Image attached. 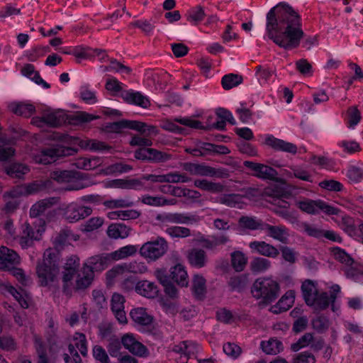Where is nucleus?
<instances>
[{
	"instance_id": "nucleus-16",
	"label": "nucleus",
	"mask_w": 363,
	"mask_h": 363,
	"mask_svg": "<svg viewBox=\"0 0 363 363\" xmlns=\"http://www.w3.org/2000/svg\"><path fill=\"white\" fill-rule=\"evenodd\" d=\"M111 259L107 254L95 255L89 257L84 264V268H89L94 275L95 272H101L106 269L111 262Z\"/></svg>"
},
{
	"instance_id": "nucleus-40",
	"label": "nucleus",
	"mask_w": 363,
	"mask_h": 363,
	"mask_svg": "<svg viewBox=\"0 0 363 363\" xmlns=\"http://www.w3.org/2000/svg\"><path fill=\"white\" fill-rule=\"evenodd\" d=\"M331 252L334 259L341 263L344 266V268L354 264V260L350 255L340 247H335L331 248Z\"/></svg>"
},
{
	"instance_id": "nucleus-42",
	"label": "nucleus",
	"mask_w": 363,
	"mask_h": 363,
	"mask_svg": "<svg viewBox=\"0 0 363 363\" xmlns=\"http://www.w3.org/2000/svg\"><path fill=\"white\" fill-rule=\"evenodd\" d=\"M173 213L174 223L176 224L194 225L201 220V218L195 214L178 212Z\"/></svg>"
},
{
	"instance_id": "nucleus-56",
	"label": "nucleus",
	"mask_w": 363,
	"mask_h": 363,
	"mask_svg": "<svg viewBox=\"0 0 363 363\" xmlns=\"http://www.w3.org/2000/svg\"><path fill=\"white\" fill-rule=\"evenodd\" d=\"M74 178L73 172L71 171L62 170V171H54L50 173V178L49 179L51 182L54 180L57 183H67L69 182Z\"/></svg>"
},
{
	"instance_id": "nucleus-38",
	"label": "nucleus",
	"mask_w": 363,
	"mask_h": 363,
	"mask_svg": "<svg viewBox=\"0 0 363 363\" xmlns=\"http://www.w3.org/2000/svg\"><path fill=\"white\" fill-rule=\"evenodd\" d=\"M101 164V160L99 157H79L75 159L73 162V165H74L77 168L84 169V170H91L96 168Z\"/></svg>"
},
{
	"instance_id": "nucleus-57",
	"label": "nucleus",
	"mask_w": 363,
	"mask_h": 363,
	"mask_svg": "<svg viewBox=\"0 0 363 363\" xmlns=\"http://www.w3.org/2000/svg\"><path fill=\"white\" fill-rule=\"evenodd\" d=\"M149 162L153 163H162L172 159V155L157 150L154 148H150Z\"/></svg>"
},
{
	"instance_id": "nucleus-27",
	"label": "nucleus",
	"mask_w": 363,
	"mask_h": 363,
	"mask_svg": "<svg viewBox=\"0 0 363 363\" xmlns=\"http://www.w3.org/2000/svg\"><path fill=\"white\" fill-rule=\"evenodd\" d=\"M115 270L133 274H144L147 272V267L144 262L134 260L117 266Z\"/></svg>"
},
{
	"instance_id": "nucleus-47",
	"label": "nucleus",
	"mask_w": 363,
	"mask_h": 363,
	"mask_svg": "<svg viewBox=\"0 0 363 363\" xmlns=\"http://www.w3.org/2000/svg\"><path fill=\"white\" fill-rule=\"evenodd\" d=\"M242 77L237 74H228L222 77L221 84L225 90H229L242 82Z\"/></svg>"
},
{
	"instance_id": "nucleus-4",
	"label": "nucleus",
	"mask_w": 363,
	"mask_h": 363,
	"mask_svg": "<svg viewBox=\"0 0 363 363\" xmlns=\"http://www.w3.org/2000/svg\"><path fill=\"white\" fill-rule=\"evenodd\" d=\"M167 240L162 237L145 242L140 248L139 253L148 262H155L163 257L168 251Z\"/></svg>"
},
{
	"instance_id": "nucleus-32",
	"label": "nucleus",
	"mask_w": 363,
	"mask_h": 363,
	"mask_svg": "<svg viewBox=\"0 0 363 363\" xmlns=\"http://www.w3.org/2000/svg\"><path fill=\"white\" fill-rule=\"evenodd\" d=\"M79 236L74 235L69 230H63L60 231L54 238V245L57 248H62L67 245L71 244L72 241H76Z\"/></svg>"
},
{
	"instance_id": "nucleus-18",
	"label": "nucleus",
	"mask_w": 363,
	"mask_h": 363,
	"mask_svg": "<svg viewBox=\"0 0 363 363\" xmlns=\"http://www.w3.org/2000/svg\"><path fill=\"white\" fill-rule=\"evenodd\" d=\"M183 169L192 175L203 177L217 176V171L215 168L203 164L185 162L183 164Z\"/></svg>"
},
{
	"instance_id": "nucleus-8",
	"label": "nucleus",
	"mask_w": 363,
	"mask_h": 363,
	"mask_svg": "<svg viewBox=\"0 0 363 363\" xmlns=\"http://www.w3.org/2000/svg\"><path fill=\"white\" fill-rule=\"evenodd\" d=\"M244 166L253 172L252 175L262 180H270L284 183L278 178V172L274 168L264 164L245 161Z\"/></svg>"
},
{
	"instance_id": "nucleus-34",
	"label": "nucleus",
	"mask_w": 363,
	"mask_h": 363,
	"mask_svg": "<svg viewBox=\"0 0 363 363\" xmlns=\"http://www.w3.org/2000/svg\"><path fill=\"white\" fill-rule=\"evenodd\" d=\"M52 182L50 179L45 181H35L31 183L23 184L26 195H32L38 194L40 191L49 189Z\"/></svg>"
},
{
	"instance_id": "nucleus-31",
	"label": "nucleus",
	"mask_w": 363,
	"mask_h": 363,
	"mask_svg": "<svg viewBox=\"0 0 363 363\" xmlns=\"http://www.w3.org/2000/svg\"><path fill=\"white\" fill-rule=\"evenodd\" d=\"M130 231V228L123 223H112L107 229V235L113 239L125 238Z\"/></svg>"
},
{
	"instance_id": "nucleus-9",
	"label": "nucleus",
	"mask_w": 363,
	"mask_h": 363,
	"mask_svg": "<svg viewBox=\"0 0 363 363\" xmlns=\"http://www.w3.org/2000/svg\"><path fill=\"white\" fill-rule=\"evenodd\" d=\"M21 229L19 244L23 249L31 247L34 241L39 240L43 233L40 228L33 226L28 223L22 224Z\"/></svg>"
},
{
	"instance_id": "nucleus-15",
	"label": "nucleus",
	"mask_w": 363,
	"mask_h": 363,
	"mask_svg": "<svg viewBox=\"0 0 363 363\" xmlns=\"http://www.w3.org/2000/svg\"><path fill=\"white\" fill-rule=\"evenodd\" d=\"M265 144L276 151H281L295 155L297 147L295 144L275 138L272 135H267Z\"/></svg>"
},
{
	"instance_id": "nucleus-30",
	"label": "nucleus",
	"mask_w": 363,
	"mask_h": 363,
	"mask_svg": "<svg viewBox=\"0 0 363 363\" xmlns=\"http://www.w3.org/2000/svg\"><path fill=\"white\" fill-rule=\"evenodd\" d=\"M194 185L201 190L213 194L221 193L225 189V186L221 183L213 182L207 179H196Z\"/></svg>"
},
{
	"instance_id": "nucleus-12",
	"label": "nucleus",
	"mask_w": 363,
	"mask_h": 363,
	"mask_svg": "<svg viewBox=\"0 0 363 363\" xmlns=\"http://www.w3.org/2000/svg\"><path fill=\"white\" fill-rule=\"evenodd\" d=\"M145 123L138 121L121 120L107 124L106 125V130L108 132L116 133H120L125 128H129L139 132H145Z\"/></svg>"
},
{
	"instance_id": "nucleus-28",
	"label": "nucleus",
	"mask_w": 363,
	"mask_h": 363,
	"mask_svg": "<svg viewBox=\"0 0 363 363\" xmlns=\"http://www.w3.org/2000/svg\"><path fill=\"white\" fill-rule=\"evenodd\" d=\"M295 299L294 292L288 291L277 302L276 305L272 307V311L274 313H279L288 311L294 304Z\"/></svg>"
},
{
	"instance_id": "nucleus-10",
	"label": "nucleus",
	"mask_w": 363,
	"mask_h": 363,
	"mask_svg": "<svg viewBox=\"0 0 363 363\" xmlns=\"http://www.w3.org/2000/svg\"><path fill=\"white\" fill-rule=\"evenodd\" d=\"M92 211L89 206L71 203L64 209L63 216L69 223H75L90 216Z\"/></svg>"
},
{
	"instance_id": "nucleus-50",
	"label": "nucleus",
	"mask_w": 363,
	"mask_h": 363,
	"mask_svg": "<svg viewBox=\"0 0 363 363\" xmlns=\"http://www.w3.org/2000/svg\"><path fill=\"white\" fill-rule=\"evenodd\" d=\"M165 232L172 238H185L191 235L189 228L178 225L170 226Z\"/></svg>"
},
{
	"instance_id": "nucleus-21",
	"label": "nucleus",
	"mask_w": 363,
	"mask_h": 363,
	"mask_svg": "<svg viewBox=\"0 0 363 363\" xmlns=\"http://www.w3.org/2000/svg\"><path fill=\"white\" fill-rule=\"evenodd\" d=\"M59 201L57 197H50L38 201L33 204L30 209V216L36 218L43 214L48 209L50 208Z\"/></svg>"
},
{
	"instance_id": "nucleus-53",
	"label": "nucleus",
	"mask_w": 363,
	"mask_h": 363,
	"mask_svg": "<svg viewBox=\"0 0 363 363\" xmlns=\"http://www.w3.org/2000/svg\"><path fill=\"white\" fill-rule=\"evenodd\" d=\"M231 264L236 272H242L247 264V258L242 252H234L231 254Z\"/></svg>"
},
{
	"instance_id": "nucleus-59",
	"label": "nucleus",
	"mask_w": 363,
	"mask_h": 363,
	"mask_svg": "<svg viewBox=\"0 0 363 363\" xmlns=\"http://www.w3.org/2000/svg\"><path fill=\"white\" fill-rule=\"evenodd\" d=\"M73 344L79 350L82 355L84 357L86 356L88 349L85 335L81 333H76L73 337Z\"/></svg>"
},
{
	"instance_id": "nucleus-44",
	"label": "nucleus",
	"mask_w": 363,
	"mask_h": 363,
	"mask_svg": "<svg viewBox=\"0 0 363 363\" xmlns=\"http://www.w3.org/2000/svg\"><path fill=\"white\" fill-rule=\"evenodd\" d=\"M42 121L52 127H57L65 122L64 114L60 111L45 113Z\"/></svg>"
},
{
	"instance_id": "nucleus-24",
	"label": "nucleus",
	"mask_w": 363,
	"mask_h": 363,
	"mask_svg": "<svg viewBox=\"0 0 363 363\" xmlns=\"http://www.w3.org/2000/svg\"><path fill=\"white\" fill-rule=\"evenodd\" d=\"M111 187L123 189L142 190L145 188L144 183L139 179H116L111 182Z\"/></svg>"
},
{
	"instance_id": "nucleus-19",
	"label": "nucleus",
	"mask_w": 363,
	"mask_h": 363,
	"mask_svg": "<svg viewBox=\"0 0 363 363\" xmlns=\"http://www.w3.org/2000/svg\"><path fill=\"white\" fill-rule=\"evenodd\" d=\"M130 316L137 325L142 327L150 326L154 320L153 316L143 307L132 309L130 312Z\"/></svg>"
},
{
	"instance_id": "nucleus-36",
	"label": "nucleus",
	"mask_w": 363,
	"mask_h": 363,
	"mask_svg": "<svg viewBox=\"0 0 363 363\" xmlns=\"http://www.w3.org/2000/svg\"><path fill=\"white\" fill-rule=\"evenodd\" d=\"M238 223L240 227L251 230H263L265 224L262 220L250 216H241L238 220Z\"/></svg>"
},
{
	"instance_id": "nucleus-26",
	"label": "nucleus",
	"mask_w": 363,
	"mask_h": 363,
	"mask_svg": "<svg viewBox=\"0 0 363 363\" xmlns=\"http://www.w3.org/2000/svg\"><path fill=\"white\" fill-rule=\"evenodd\" d=\"M245 196L238 194H223L217 199V201L230 208H242Z\"/></svg>"
},
{
	"instance_id": "nucleus-63",
	"label": "nucleus",
	"mask_w": 363,
	"mask_h": 363,
	"mask_svg": "<svg viewBox=\"0 0 363 363\" xmlns=\"http://www.w3.org/2000/svg\"><path fill=\"white\" fill-rule=\"evenodd\" d=\"M345 274L347 278L357 280L363 273L362 267L354 262V264L344 268Z\"/></svg>"
},
{
	"instance_id": "nucleus-41",
	"label": "nucleus",
	"mask_w": 363,
	"mask_h": 363,
	"mask_svg": "<svg viewBox=\"0 0 363 363\" xmlns=\"http://www.w3.org/2000/svg\"><path fill=\"white\" fill-rule=\"evenodd\" d=\"M136 247L135 245H129L122 247L111 253H108V255L111 261H117L133 256L136 253Z\"/></svg>"
},
{
	"instance_id": "nucleus-37",
	"label": "nucleus",
	"mask_w": 363,
	"mask_h": 363,
	"mask_svg": "<svg viewBox=\"0 0 363 363\" xmlns=\"http://www.w3.org/2000/svg\"><path fill=\"white\" fill-rule=\"evenodd\" d=\"M266 194L272 199L269 202L274 206V208H272L273 212L274 211H279V209L290 208V203L284 199L285 198H287L286 194L280 192L269 194L268 191H266Z\"/></svg>"
},
{
	"instance_id": "nucleus-33",
	"label": "nucleus",
	"mask_w": 363,
	"mask_h": 363,
	"mask_svg": "<svg viewBox=\"0 0 363 363\" xmlns=\"http://www.w3.org/2000/svg\"><path fill=\"white\" fill-rule=\"evenodd\" d=\"M94 274L89 268L82 267L81 272L78 273L76 280L75 288L77 290L84 289L87 288L94 279Z\"/></svg>"
},
{
	"instance_id": "nucleus-64",
	"label": "nucleus",
	"mask_w": 363,
	"mask_h": 363,
	"mask_svg": "<svg viewBox=\"0 0 363 363\" xmlns=\"http://www.w3.org/2000/svg\"><path fill=\"white\" fill-rule=\"evenodd\" d=\"M84 143V147L92 151H108L111 149V147L104 142L96 140H87Z\"/></svg>"
},
{
	"instance_id": "nucleus-23",
	"label": "nucleus",
	"mask_w": 363,
	"mask_h": 363,
	"mask_svg": "<svg viewBox=\"0 0 363 363\" xmlns=\"http://www.w3.org/2000/svg\"><path fill=\"white\" fill-rule=\"evenodd\" d=\"M171 279L179 286L186 287L189 284V277L186 268L181 264L172 267L169 269Z\"/></svg>"
},
{
	"instance_id": "nucleus-14",
	"label": "nucleus",
	"mask_w": 363,
	"mask_h": 363,
	"mask_svg": "<svg viewBox=\"0 0 363 363\" xmlns=\"http://www.w3.org/2000/svg\"><path fill=\"white\" fill-rule=\"evenodd\" d=\"M249 247L252 252L267 257L276 258L279 255V251L275 246L264 241L255 240L250 242Z\"/></svg>"
},
{
	"instance_id": "nucleus-2",
	"label": "nucleus",
	"mask_w": 363,
	"mask_h": 363,
	"mask_svg": "<svg viewBox=\"0 0 363 363\" xmlns=\"http://www.w3.org/2000/svg\"><path fill=\"white\" fill-rule=\"evenodd\" d=\"M301 291L306 303L315 310H324L330 302L334 303L335 295L328 296L327 292L319 293L315 284L311 280H306L301 285Z\"/></svg>"
},
{
	"instance_id": "nucleus-48",
	"label": "nucleus",
	"mask_w": 363,
	"mask_h": 363,
	"mask_svg": "<svg viewBox=\"0 0 363 363\" xmlns=\"http://www.w3.org/2000/svg\"><path fill=\"white\" fill-rule=\"evenodd\" d=\"M11 108L15 114L26 118L31 116L35 111V108L33 104L25 103L15 104L12 105Z\"/></svg>"
},
{
	"instance_id": "nucleus-3",
	"label": "nucleus",
	"mask_w": 363,
	"mask_h": 363,
	"mask_svg": "<svg viewBox=\"0 0 363 363\" xmlns=\"http://www.w3.org/2000/svg\"><path fill=\"white\" fill-rule=\"evenodd\" d=\"M251 292L256 299L270 303L280 294V286L277 281L271 277H260L254 282Z\"/></svg>"
},
{
	"instance_id": "nucleus-20",
	"label": "nucleus",
	"mask_w": 363,
	"mask_h": 363,
	"mask_svg": "<svg viewBox=\"0 0 363 363\" xmlns=\"http://www.w3.org/2000/svg\"><path fill=\"white\" fill-rule=\"evenodd\" d=\"M199 349L200 346L199 344L193 341L186 340L182 341L174 345L173 347V351L183 355L181 357V358H184V359L182 361V363H184L187 362L189 358L196 354Z\"/></svg>"
},
{
	"instance_id": "nucleus-58",
	"label": "nucleus",
	"mask_w": 363,
	"mask_h": 363,
	"mask_svg": "<svg viewBox=\"0 0 363 363\" xmlns=\"http://www.w3.org/2000/svg\"><path fill=\"white\" fill-rule=\"evenodd\" d=\"M337 145L347 154H354L361 150L359 144L354 140H343L338 142Z\"/></svg>"
},
{
	"instance_id": "nucleus-43",
	"label": "nucleus",
	"mask_w": 363,
	"mask_h": 363,
	"mask_svg": "<svg viewBox=\"0 0 363 363\" xmlns=\"http://www.w3.org/2000/svg\"><path fill=\"white\" fill-rule=\"evenodd\" d=\"M261 347L267 354H277L283 350V344L280 340L272 338L268 341H262Z\"/></svg>"
},
{
	"instance_id": "nucleus-35",
	"label": "nucleus",
	"mask_w": 363,
	"mask_h": 363,
	"mask_svg": "<svg viewBox=\"0 0 363 363\" xmlns=\"http://www.w3.org/2000/svg\"><path fill=\"white\" fill-rule=\"evenodd\" d=\"M124 100L130 104H134L143 108H147L150 103L148 99L140 92L127 91L123 96Z\"/></svg>"
},
{
	"instance_id": "nucleus-11",
	"label": "nucleus",
	"mask_w": 363,
	"mask_h": 363,
	"mask_svg": "<svg viewBox=\"0 0 363 363\" xmlns=\"http://www.w3.org/2000/svg\"><path fill=\"white\" fill-rule=\"evenodd\" d=\"M123 346L131 354L138 357H145L149 354L148 349L136 340L132 333H125L121 338Z\"/></svg>"
},
{
	"instance_id": "nucleus-51",
	"label": "nucleus",
	"mask_w": 363,
	"mask_h": 363,
	"mask_svg": "<svg viewBox=\"0 0 363 363\" xmlns=\"http://www.w3.org/2000/svg\"><path fill=\"white\" fill-rule=\"evenodd\" d=\"M206 14L203 7L201 6H197L191 9L188 11L186 18L188 21L194 25H197L203 20Z\"/></svg>"
},
{
	"instance_id": "nucleus-5",
	"label": "nucleus",
	"mask_w": 363,
	"mask_h": 363,
	"mask_svg": "<svg viewBox=\"0 0 363 363\" xmlns=\"http://www.w3.org/2000/svg\"><path fill=\"white\" fill-rule=\"evenodd\" d=\"M296 205L301 211L308 214H318L323 212L330 216L337 215L340 212L338 208L328 205L322 200L305 199L297 201Z\"/></svg>"
},
{
	"instance_id": "nucleus-39",
	"label": "nucleus",
	"mask_w": 363,
	"mask_h": 363,
	"mask_svg": "<svg viewBox=\"0 0 363 363\" xmlns=\"http://www.w3.org/2000/svg\"><path fill=\"white\" fill-rule=\"evenodd\" d=\"M192 291L198 299H203L206 293V279L201 275L196 274L193 278Z\"/></svg>"
},
{
	"instance_id": "nucleus-6",
	"label": "nucleus",
	"mask_w": 363,
	"mask_h": 363,
	"mask_svg": "<svg viewBox=\"0 0 363 363\" xmlns=\"http://www.w3.org/2000/svg\"><path fill=\"white\" fill-rule=\"evenodd\" d=\"M72 149L64 146H55L43 148L33 155V160L38 164H48L55 162L59 157L71 155Z\"/></svg>"
},
{
	"instance_id": "nucleus-45",
	"label": "nucleus",
	"mask_w": 363,
	"mask_h": 363,
	"mask_svg": "<svg viewBox=\"0 0 363 363\" xmlns=\"http://www.w3.org/2000/svg\"><path fill=\"white\" fill-rule=\"evenodd\" d=\"M250 269L253 273L259 274L267 271L272 267L271 262L264 257H255L250 262Z\"/></svg>"
},
{
	"instance_id": "nucleus-17",
	"label": "nucleus",
	"mask_w": 363,
	"mask_h": 363,
	"mask_svg": "<svg viewBox=\"0 0 363 363\" xmlns=\"http://www.w3.org/2000/svg\"><path fill=\"white\" fill-rule=\"evenodd\" d=\"M263 230L267 233L268 236L281 243L287 244L289 242V230L284 225H272L265 223Z\"/></svg>"
},
{
	"instance_id": "nucleus-46",
	"label": "nucleus",
	"mask_w": 363,
	"mask_h": 363,
	"mask_svg": "<svg viewBox=\"0 0 363 363\" xmlns=\"http://www.w3.org/2000/svg\"><path fill=\"white\" fill-rule=\"evenodd\" d=\"M2 255L4 256V262L6 265V270H10L13 266L20 262V257L13 250L2 246Z\"/></svg>"
},
{
	"instance_id": "nucleus-55",
	"label": "nucleus",
	"mask_w": 363,
	"mask_h": 363,
	"mask_svg": "<svg viewBox=\"0 0 363 363\" xmlns=\"http://www.w3.org/2000/svg\"><path fill=\"white\" fill-rule=\"evenodd\" d=\"M191 181L185 173L171 172L164 174V183H187Z\"/></svg>"
},
{
	"instance_id": "nucleus-61",
	"label": "nucleus",
	"mask_w": 363,
	"mask_h": 363,
	"mask_svg": "<svg viewBox=\"0 0 363 363\" xmlns=\"http://www.w3.org/2000/svg\"><path fill=\"white\" fill-rule=\"evenodd\" d=\"M79 97L88 104H94L97 102L95 92L91 90L88 86H82L80 87Z\"/></svg>"
},
{
	"instance_id": "nucleus-62",
	"label": "nucleus",
	"mask_w": 363,
	"mask_h": 363,
	"mask_svg": "<svg viewBox=\"0 0 363 363\" xmlns=\"http://www.w3.org/2000/svg\"><path fill=\"white\" fill-rule=\"evenodd\" d=\"M313 340V334L311 333H305L298 340L291 345V349L294 352H297L303 347H307L311 344Z\"/></svg>"
},
{
	"instance_id": "nucleus-13",
	"label": "nucleus",
	"mask_w": 363,
	"mask_h": 363,
	"mask_svg": "<svg viewBox=\"0 0 363 363\" xmlns=\"http://www.w3.org/2000/svg\"><path fill=\"white\" fill-rule=\"evenodd\" d=\"M125 300L123 296L118 293H114L111 300V309L115 318L120 324L125 325L128 323L124 304Z\"/></svg>"
},
{
	"instance_id": "nucleus-52",
	"label": "nucleus",
	"mask_w": 363,
	"mask_h": 363,
	"mask_svg": "<svg viewBox=\"0 0 363 363\" xmlns=\"http://www.w3.org/2000/svg\"><path fill=\"white\" fill-rule=\"evenodd\" d=\"M289 169L293 171L294 178L301 181L313 182V176L309 171L302 166L291 165Z\"/></svg>"
},
{
	"instance_id": "nucleus-54",
	"label": "nucleus",
	"mask_w": 363,
	"mask_h": 363,
	"mask_svg": "<svg viewBox=\"0 0 363 363\" xmlns=\"http://www.w3.org/2000/svg\"><path fill=\"white\" fill-rule=\"evenodd\" d=\"M122 345L121 340L116 335H113L108 339V344L106 347L111 357H118L121 354Z\"/></svg>"
},
{
	"instance_id": "nucleus-22",
	"label": "nucleus",
	"mask_w": 363,
	"mask_h": 363,
	"mask_svg": "<svg viewBox=\"0 0 363 363\" xmlns=\"http://www.w3.org/2000/svg\"><path fill=\"white\" fill-rule=\"evenodd\" d=\"M135 290L138 294L147 298L157 297L159 291L157 286L147 280L138 281L135 286Z\"/></svg>"
},
{
	"instance_id": "nucleus-49",
	"label": "nucleus",
	"mask_w": 363,
	"mask_h": 363,
	"mask_svg": "<svg viewBox=\"0 0 363 363\" xmlns=\"http://www.w3.org/2000/svg\"><path fill=\"white\" fill-rule=\"evenodd\" d=\"M29 170L28 166L20 163H13L6 167V173L13 178H21Z\"/></svg>"
},
{
	"instance_id": "nucleus-7",
	"label": "nucleus",
	"mask_w": 363,
	"mask_h": 363,
	"mask_svg": "<svg viewBox=\"0 0 363 363\" xmlns=\"http://www.w3.org/2000/svg\"><path fill=\"white\" fill-rule=\"evenodd\" d=\"M36 272L41 286H48L54 282L59 274L57 263L45 262H39L36 267Z\"/></svg>"
},
{
	"instance_id": "nucleus-60",
	"label": "nucleus",
	"mask_w": 363,
	"mask_h": 363,
	"mask_svg": "<svg viewBox=\"0 0 363 363\" xmlns=\"http://www.w3.org/2000/svg\"><path fill=\"white\" fill-rule=\"evenodd\" d=\"M130 26L140 28L147 35H151L155 28V23L147 20H138L131 22Z\"/></svg>"
},
{
	"instance_id": "nucleus-1",
	"label": "nucleus",
	"mask_w": 363,
	"mask_h": 363,
	"mask_svg": "<svg viewBox=\"0 0 363 363\" xmlns=\"http://www.w3.org/2000/svg\"><path fill=\"white\" fill-rule=\"evenodd\" d=\"M266 31L269 39L286 50L297 48L304 35L301 16L286 3L278 4L267 13Z\"/></svg>"
},
{
	"instance_id": "nucleus-25",
	"label": "nucleus",
	"mask_w": 363,
	"mask_h": 363,
	"mask_svg": "<svg viewBox=\"0 0 363 363\" xmlns=\"http://www.w3.org/2000/svg\"><path fill=\"white\" fill-rule=\"evenodd\" d=\"M188 260L189 264L196 268H202L206 265L208 256L205 250L194 248L189 252Z\"/></svg>"
},
{
	"instance_id": "nucleus-29",
	"label": "nucleus",
	"mask_w": 363,
	"mask_h": 363,
	"mask_svg": "<svg viewBox=\"0 0 363 363\" xmlns=\"http://www.w3.org/2000/svg\"><path fill=\"white\" fill-rule=\"evenodd\" d=\"M134 205V201L129 196H126L123 198L108 199H106L104 203V206L107 209L127 208L133 207Z\"/></svg>"
}]
</instances>
